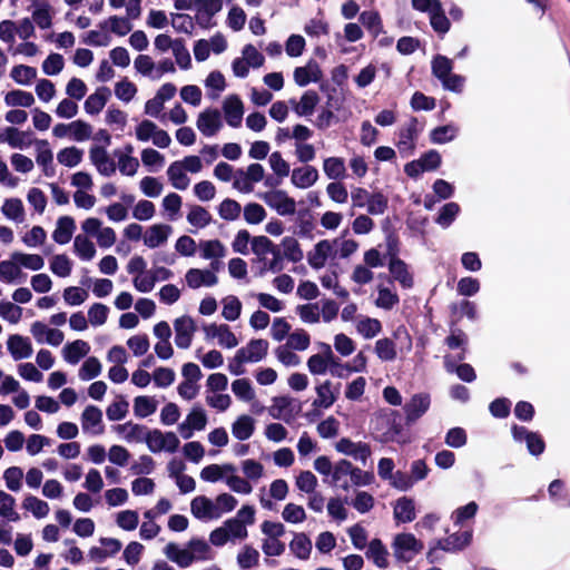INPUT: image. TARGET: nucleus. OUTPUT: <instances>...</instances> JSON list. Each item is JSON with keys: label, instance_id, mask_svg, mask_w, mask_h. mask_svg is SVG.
I'll return each instance as SVG.
<instances>
[{"label": "nucleus", "instance_id": "28", "mask_svg": "<svg viewBox=\"0 0 570 570\" xmlns=\"http://www.w3.org/2000/svg\"><path fill=\"white\" fill-rule=\"evenodd\" d=\"M89 351L90 346L86 341L76 340L65 345L62 354L66 362L77 364Z\"/></svg>", "mask_w": 570, "mask_h": 570}, {"label": "nucleus", "instance_id": "33", "mask_svg": "<svg viewBox=\"0 0 570 570\" xmlns=\"http://www.w3.org/2000/svg\"><path fill=\"white\" fill-rule=\"evenodd\" d=\"M102 422V412L99 407L95 405H88L83 410L81 414V425L85 431L89 430L90 428H94L96 425H100L99 430L95 433L100 434L104 432V426L101 425Z\"/></svg>", "mask_w": 570, "mask_h": 570}, {"label": "nucleus", "instance_id": "14", "mask_svg": "<svg viewBox=\"0 0 570 570\" xmlns=\"http://www.w3.org/2000/svg\"><path fill=\"white\" fill-rule=\"evenodd\" d=\"M332 253V243L328 239L320 240L317 244H315L313 250L307 253V262L314 269L323 268Z\"/></svg>", "mask_w": 570, "mask_h": 570}, {"label": "nucleus", "instance_id": "50", "mask_svg": "<svg viewBox=\"0 0 570 570\" xmlns=\"http://www.w3.org/2000/svg\"><path fill=\"white\" fill-rule=\"evenodd\" d=\"M83 151L75 146L61 149L57 159L61 165L75 167L82 160Z\"/></svg>", "mask_w": 570, "mask_h": 570}, {"label": "nucleus", "instance_id": "15", "mask_svg": "<svg viewBox=\"0 0 570 570\" xmlns=\"http://www.w3.org/2000/svg\"><path fill=\"white\" fill-rule=\"evenodd\" d=\"M8 351L14 361L28 358L32 354V345L28 337L19 334L10 335L7 342Z\"/></svg>", "mask_w": 570, "mask_h": 570}, {"label": "nucleus", "instance_id": "32", "mask_svg": "<svg viewBox=\"0 0 570 570\" xmlns=\"http://www.w3.org/2000/svg\"><path fill=\"white\" fill-rule=\"evenodd\" d=\"M297 235L302 238L312 239L314 237L313 230L315 228V220L308 208L299 209L297 212Z\"/></svg>", "mask_w": 570, "mask_h": 570}, {"label": "nucleus", "instance_id": "55", "mask_svg": "<svg viewBox=\"0 0 570 570\" xmlns=\"http://www.w3.org/2000/svg\"><path fill=\"white\" fill-rule=\"evenodd\" d=\"M101 373V363L95 357H88L79 368V377L82 381H89L97 377Z\"/></svg>", "mask_w": 570, "mask_h": 570}, {"label": "nucleus", "instance_id": "23", "mask_svg": "<svg viewBox=\"0 0 570 570\" xmlns=\"http://www.w3.org/2000/svg\"><path fill=\"white\" fill-rule=\"evenodd\" d=\"M76 230V223L71 216H61L57 220V227L52 233L53 240L59 245L69 243Z\"/></svg>", "mask_w": 570, "mask_h": 570}, {"label": "nucleus", "instance_id": "48", "mask_svg": "<svg viewBox=\"0 0 570 570\" xmlns=\"http://www.w3.org/2000/svg\"><path fill=\"white\" fill-rule=\"evenodd\" d=\"M187 220L190 225L195 227L204 228L205 226L210 224L212 215L206 208L198 205H194L187 215Z\"/></svg>", "mask_w": 570, "mask_h": 570}, {"label": "nucleus", "instance_id": "61", "mask_svg": "<svg viewBox=\"0 0 570 570\" xmlns=\"http://www.w3.org/2000/svg\"><path fill=\"white\" fill-rule=\"evenodd\" d=\"M2 213L9 219L21 222L24 214V208L21 199L10 198L7 199L2 206Z\"/></svg>", "mask_w": 570, "mask_h": 570}, {"label": "nucleus", "instance_id": "60", "mask_svg": "<svg viewBox=\"0 0 570 570\" xmlns=\"http://www.w3.org/2000/svg\"><path fill=\"white\" fill-rule=\"evenodd\" d=\"M232 391L238 399L243 401L249 402L255 399V392L248 379L235 380L232 383Z\"/></svg>", "mask_w": 570, "mask_h": 570}, {"label": "nucleus", "instance_id": "18", "mask_svg": "<svg viewBox=\"0 0 570 570\" xmlns=\"http://www.w3.org/2000/svg\"><path fill=\"white\" fill-rule=\"evenodd\" d=\"M171 230V226L167 224L153 225L144 236V244L149 248H156L167 242Z\"/></svg>", "mask_w": 570, "mask_h": 570}, {"label": "nucleus", "instance_id": "29", "mask_svg": "<svg viewBox=\"0 0 570 570\" xmlns=\"http://www.w3.org/2000/svg\"><path fill=\"white\" fill-rule=\"evenodd\" d=\"M451 311V325L456 326L463 316H466L469 320L476 318V306L473 302L463 299L460 304L452 303L450 305Z\"/></svg>", "mask_w": 570, "mask_h": 570}, {"label": "nucleus", "instance_id": "9", "mask_svg": "<svg viewBox=\"0 0 570 570\" xmlns=\"http://www.w3.org/2000/svg\"><path fill=\"white\" fill-rule=\"evenodd\" d=\"M89 157L100 175L109 177L116 173L117 165L110 159L105 147L92 146Z\"/></svg>", "mask_w": 570, "mask_h": 570}, {"label": "nucleus", "instance_id": "58", "mask_svg": "<svg viewBox=\"0 0 570 570\" xmlns=\"http://www.w3.org/2000/svg\"><path fill=\"white\" fill-rule=\"evenodd\" d=\"M114 155L118 157V168L122 175L134 176L139 167L137 158L130 155H122L118 149L114 151Z\"/></svg>", "mask_w": 570, "mask_h": 570}, {"label": "nucleus", "instance_id": "53", "mask_svg": "<svg viewBox=\"0 0 570 570\" xmlns=\"http://www.w3.org/2000/svg\"><path fill=\"white\" fill-rule=\"evenodd\" d=\"M10 76L17 83L28 85L37 77V69L26 65H18L12 68Z\"/></svg>", "mask_w": 570, "mask_h": 570}, {"label": "nucleus", "instance_id": "22", "mask_svg": "<svg viewBox=\"0 0 570 570\" xmlns=\"http://www.w3.org/2000/svg\"><path fill=\"white\" fill-rule=\"evenodd\" d=\"M365 556L380 569L389 567V551L381 539L375 538L370 541Z\"/></svg>", "mask_w": 570, "mask_h": 570}, {"label": "nucleus", "instance_id": "21", "mask_svg": "<svg viewBox=\"0 0 570 570\" xmlns=\"http://www.w3.org/2000/svg\"><path fill=\"white\" fill-rule=\"evenodd\" d=\"M389 271L393 278L397 281L403 288H411L414 285L413 276L409 272L406 263L401 258H390Z\"/></svg>", "mask_w": 570, "mask_h": 570}, {"label": "nucleus", "instance_id": "13", "mask_svg": "<svg viewBox=\"0 0 570 570\" xmlns=\"http://www.w3.org/2000/svg\"><path fill=\"white\" fill-rule=\"evenodd\" d=\"M238 173L244 176V186H240V180L235 179L233 187L242 193L248 194L253 190V183H258L264 178L265 170L261 164L254 163L247 167L246 173L243 170H239Z\"/></svg>", "mask_w": 570, "mask_h": 570}, {"label": "nucleus", "instance_id": "59", "mask_svg": "<svg viewBox=\"0 0 570 570\" xmlns=\"http://www.w3.org/2000/svg\"><path fill=\"white\" fill-rule=\"evenodd\" d=\"M50 269L59 277H67L71 273L72 263L65 254L56 255L50 262Z\"/></svg>", "mask_w": 570, "mask_h": 570}, {"label": "nucleus", "instance_id": "1", "mask_svg": "<svg viewBox=\"0 0 570 570\" xmlns=\"http://www.w3.org/2000/svg\"><path fill=\"white\" fill-rule=\"evenodd\" d=\"M392 549L397 561L407 563L422 552L424 543L413 533L403 532L394 537Z\"/></svg>", "mask_w": 570, "mask_h": 570}, {"label": "nucleus", "instance_id": "27", "mask_svg": "<svg viewBox=\"0 0 570 570\" xmlns=\"http://www.w3.org/2000/svg\"><path fill=\"white\" fill-rule=\"evenodd\" d=\"M164 551L167 558L180 568L189 567L196 559L193 552L187 549H179L174 542L168 543Z\"/></svg>", "mask_w": 570, "mask_h": 570}, {"label": "nucleus", "instance_id": "12", "mask_svg": "<svg viewBox=\"0 0 570 570\" xmlns=\"http://www.w3.org/2000/svg\"><path fill=\"white\" fill-rule=\"evenodd\" d=\"M268 342L263 338H253L248 342V353L246 348L238 350V357L240 362H258L263 360L268 352Z\"/></svg>", "mask_w": 570, "mask_h": 570}, {"label": "nucleus", "instance_id": "19", "mask_svg": "<svg viewBox=\"0 0 570 570\" xmlns=\"http://www.w3.org/2000/svg\"><path fill=\"white\" fill-rule=\"evenodd\" d=\"M318 179V171L315 167L306 165L305 167L295 168L292 171V184L301 189L313 186Z\"/></svg>", "mask_w": 570, "mask_h": 570}, {"label": "nucleus", "instance_id": "2", "mask_svg": "<svg viewBox=\"0 0 570 570\" xmlns=\"http://www.w3.org/2000/svg\"><path fill=\"white\" fill-rule=\"evenodd\" d=\"M265 203L274 208L279 215L288 216L296 213V202L283 189H275L264 194Z\"/></svg>", "mask_w": 570, "mask_h": 570}, {"label": "nucleus", "instance_id": "16", "mask_svg": "<svg viewBox=\"0 0 570 570\" xmlns=\"http://www.w3.org/2000/svg\"><path fill=\"white\" fill-rule=\"evenodd\" d=\"M320 102V97L315 90H307L301 97L299 102H297L294 98L289 100L294 112L299 116H311L316 106Z\"/></svg>", "mask_w": 570, "mask_h": 570}, {"label": "nucleus", "instance_id": "46", "mask_svg": "<svg viewBox=\"0 0 570 570\" xmlns=\"http://www.w3.org/2000/svg\"><path fill=\"white\" fill-rule=\"evenodd\" d=\"M13 261L18 262L21 266L32 269L39 271L43 267L45 261L42 256L38 254H26L20 252H14L11 254Z\"/></svg>", "mask_w": 570, "mask_h": 570}, {"label": "nucleus", "instance_id": "25", "mask_svg": "<svg viewBox=\"0 0 570 570\" xmlns=\"http://www.w3.org/2000/svg\"><path fill=\"white\" fill-rule=\"evenodd\" d=\"M37 144V157L36 160L39 166L42 167L45 176L51 177L55 175V167L52 166L53 155L49 148L47 140H36Z\"/></svg>", "mask_w": 570, "mask_h": 570}, {"label": "nucleus", "instance_id": "62", "mask_svg": "<svg viewBox=\"0 0 570 570\" xmlns=\"http://www.w3.org/2000/svg\"><path fill=\"white\" fill-rule=\"evenodd\" d=\"M366 206H367L368 214L380 215V214H383L387 209L389 199L381 191L373 193V194H370Z\"/></svg>", "mask_w": 570, "mask_h": 570}, {"label": "nucleus", "instance_id": "37", "mask_svg": "<svg viewBox=\"0 0 570 570\" xmlns=\"http://www.w3.org/2000/svg\"><path fill=\"white\" fill-rule=\"evenodd\" d=\"M167 175L171 185L179 190H185L189 185V178L185 174L184 166L180 161H174L170 164L167 170Z\"/></svg>", "mask_w": 570, "mask_h": 570}, {"label": "nucleus", "instance_id": "35", "mask_svg": "<svg viewBox=\"0 0 570 570\" xmlns=\"http://www.w3.org/2000/svg\"><path fill=\"white\" fill-rule=\"evenodd\" d=\"M316 394L317 397L313 401V407L328 409L336 401V395L332 392L331 381H325L316 386Z\"/></svg>", "mask_w": 570, "mask_h": 570}, {"label": "nucleus", "instance_id": "49", "mask_svg": "<svg viewBox=\"0 0 570 570\" xmlns=\"http://www.w3.org/2000/svg\"><path fill=\"white\" fill-rule=\"evenodd\" d=\"M375 353L382 361H393L397 355L395 343L387 337L380 338L375 343Z\"/></svg>", "mask_w": 570, "mask_h": 570}, {"label": "nucleus", "instance_id": "43", "mask_svg": "<svg viewBox=\"0 0 570 570\" xmlns=\"http://www.w3.org/2000/svg\"><path fill=\"white\" fill-rule=\"evenodd\" d=\"M73 247L76 254L82 261H90L96 255L95 245L87 236L77 235L73 242Z\"/></svg>", "mask_w": 570, "mask_h": 570}, {"label": "nucleus", "instance_id": "5", "mask_svg": "<svg viewBox=\"0 0 570 570\" xmlns=\"http://www.w3.org/2000/svg\"><path fill=\"white\" fill-rule=\"evenodd\" d=\"M175 343L179 348H188L194 333L197 330L195 321L190 316H181L175 320Z\"/></svg>", "mask_w": 570, "mask_h": 570}, {"label": "nucleus", "instance_id": "36", "mask_svg": "<svg viewBox=\"0 0 570 570\" xmlns=\"http://www.w3.org/2000/svg\"><path fill=\"white\" fill-rule=\"evenodd\" d=\"M6 138L0 136V141H7L10 147L23 149L32 144V139H28V141H22V137H31V131H19L16 127H7Z\"/></svg>", "mask_w": 570, "mask_h": 570}, {"label": "nucleus", "instance_id": "10", "mask_svg": "<svg viewBox=\"0 0 570 570\" xmlns=\"http://www.w3.org/2000/svg\"><path fill=\"white\" fill-rule=\"evenodd\" d=\"M190 510L196 519H218L220 511L215 503L205 495H198L191 500Z\"/></svg>", "mask_w": 570, "mask_h": 570}, {"label": "nucleus", "instance_id": "24", "mask_svg": "<svg viewBox=\"0 0 570 570\" xmlns=\"http://www.w3.org/2000/svg\"><path fill=\"white\" fill-rule=\"evenodd\" d=\"M188 424V433H185V423L179 425L180 434L184 439H189L193 435V430L202 431L207 424V416L202 407H194L186 417Z\"/></svg>", "mask_w": 570, "mask_h": 570}, {"label": "nucleus", "instance_id": "44", "mask_svg": "<svg viewBox=\"0 0 570 570\" xmlns=\"http://www.w3.org/2000/svg\"><path fill=\"white\" fill-rule=\"evenodd\" d=\"M323 169L330 179H340L345 176L346 168L344 159L340 157H328L324 160Z\"/></svg>", "mask_w": 570, "mask_h": 570}, {"label": "nucleus", "instance_id": "41", "mask_svg": "<svg viewBox=\"0 0 570 570\" xmlns=\"http://www.w3.org/2000/svg\"><path fill=\"white\" fill-rule=\"evenodd\" d=\"M444 364L448 372L455 371L459 379L462 380L463 382L471 383L476 379V373L473 366L469 363H461L459 365H455L453 362L450 361L449 356H445Z\"/></svg>", "mask_w": 570, "mask_h": 570}, {"label": "nucleus", "instance_id": "4", "mask_svg": "<svg viewBox=\"0 0 570 570\" xmlns=\"http://www.w3.org/2000/svg\"><path fill=\"white\" fill-rule=\"evenodd\" d=\"M324 355L314 354L307 360V367L314 375L325 374L328 365L332 367H340L342 364L334 356L332 348L328 344H323Z\"/></svg>", "mask_w": 570, "mask_h": 570}, {"label": "nucleus", "instance_id": "11", "mask_svg": "<svg viewBox=\"0 0 570 570\" xmlns=\"http://www.w3.org/2000/svg\"><path fill=\"white\" fill-rule=\"evenodd\" d=\"M198 9L197 22L202 28H209L212 18L223 8L222 0H194Z\"/></svg>", "mask_w": 570, "mask_h": 570}, {"label": "nucleus", "instance_id": "17", "mask_svg": "<svg viewBox=\"0 0 570 570\" xmlns=\"http://www.w3.org/2000/svg\"><path fill=\"white\" fill-rule=\"evenodd\" d=\"M186 282L189 287L198 288L200 286H214L218 278L213 271L190 268L186 273Z\"/></svg>", "mask_w": 570, "mask_h": 570}, {"label": "nucleus", "instance_id": "64", "mask_svg": "<svg viewBox=\"0 0 570 570\" xmlns=\"http://www.w3.org/2000/svg\"><path fill=\"white\" fill-rule=\"evenodd\" d=\"M240 210L242 207L239 203L230 198L224 199L218 207V214L225 220L237 219L240 215Z\"/></svg>", "mask_w": 570, "mask_h": 570}, {"label": "nucleus", "instance_id": "54", "mask_svg": "<svg viewBox=\"0 0 570 570\" xmlns=\"http://www.w3.org/2000/svg\"><path fill=\"white\" fill-rule=\"evenodd\" d=\"M357 332L364 338H372L382 331V324L377 318L364 317L356 325Z\"/></svg>", "mask_w": 570, "mask_h": 570}, {"label": "nucleus", "instance_id": "8", "mask_svg": "<svg viewBox=\"0 0 570 570\" xmlns=\"http://www.w3.org/2000/svg\"><path fill=\"white\" fill-rule=\"evenodd\" d=\"M335 449L337 452L353 456L354 459L361 460L362 462H365L371 455L370 444L364 442L354 443L348 438H342L340 441H337Z\"/></svg>", "mask_w": 570, "mask_h": 570}, {"label": "nucleus", "instance_id": "30", "mask_svg": "<svg viewBox=\"0 0 570 570\" xmlns=\"http://www.w3.org/2000/svg\"><path fill=\"white\" fill-rule=\"evenodd\" d=\"M255 431V421L252 416L243 414L232 425L233 435L239 440L245 441L249 439Z\"/></svg>", "mask_w": 570, "mask_h": 570}, {"label": "nucleus", "instance_id": "45", "mask_svg": "<svg viewBox=\"0 0 570 570\" xmlns=\"http://www.w3.org/2000/svg\"><path fill=\"white\" fill-rule=\"evenodd\" d=\"M157 410V402L150 397L140 395L134 400V413L138 417H147Z\"/></svg>", "mask_w": 570, "mask_h": 570}, {"label": "nucleus", "instance_id": "38", "mask_svg": "<svg viewBox=\"0 0 570 570\" xmlns=\"http://www.w3.org/2000/svg\"><path fill=\"white\" fill-rule=\"evenodd\" d=\"M352 466H353V464L348 460H346V459L340 460L334 465V469L332 472L331 484L340 485L343 490L347 491L350 488L347 481H344L343 483H341V481L347 475L351 476Z\"/></svg>", "mask_w": 570, "mask_h": 570}, {"label": "nucleus", "instance_id": "47", "mask_svg": "<svg viewBox=\"0 0 570 570\" xmlns=\"http://www.w3.org/2000/svg\"><path fill=\"white\" fill-rule=\"evenodd\" d=\"M432 75L442 81L452 72L453 62L445 56L436 55L432 60Z\"/></svg>", "mask_w": 570, "mask_h": 570}, {"label": "nucleus", "instance_id": "52", "mask_svg": "<svg viewBox=\"0 0 570 570\" xmlns=\"http://www.w3.org/2000/svg\"><path fill=\"white\" fill-rule=\"evenodd\" d=\"M416 119L412 118L411 125L400 132V139L397 142V148L400 151L410 150L413 151L415 148L414 138L416 135Z\"/></svg>", "mask_w": 570, "mask_h": 570}, {"label": "nucleus", "instance_id": "7", "mask_svg": "<svg viewBox=\"0 0 570 570\" xmlns=\"http://www.w3.org/2000/svg\"><path fill=\"white\" fill-rule=\"evenodd\" d=\"M223 110L226 122L233 127L238 128L242 125L244 115V105L239 96L229 95L223 102Z\"/></svg>", "mask_w": 570, "mask_h": 570}, {"label": "nucleus", "instance_id": "57", "mask_svg": "<svg viewBox=\"0 0 570 570\" xmlns=\"http://www.w3.org/2000/svg\"><path fill=\"white\" fill-rule=\"evenodd\" d=\"M23 508L31 511L35 518L41 519L48 515L49 505L46 501L38 499L35 495H28L23 500Z\"/></svg>", "mask_w": 570, "mask_h": 570}, {"label": "nucleus", "instance_id": "56", "mask_svg": "<svg viewBox=\"0 0 570 570\" xmlns=\"http://www.w3.org/2000/svg\"><path fill=\"white\" fill-rule=\"evenodd\" d=\"M20 264L12 258L0 262V281L3 283H13L21 274Z\"/></svg>", "mask_w": 570, "mask_h": 570}, {"label": "nucleus", "instance_id": "31", "mask_svg": "<svg viewBox=\"0 0 570 570\" xmlns=\"http://www.w3.org/2000/svg\"><path fill=\"white\" fill-rule=\"evenodd\" d=\"M291 551L301 560H307L312 551V541L305 533H296L289 543Z\"/></svg>", "mask_w": 570, "mask_h": 570}, {"label": "nucleus", "instance_id": "34", "mask_svg": "<svg viewBox=\"0 0 570 570\" xmlns=\"http://www.w3.org/2000/svg\"><path fill=\"white\" fill-rule=\"evenodd\" d=\"M430 23L433 30L440 36L445 35L450 30L451 23L445 16L441 2H435V9L430 13Z\"/></svg>", "mask_w": 570, "mask_h": 570}, {"label": "nucleus", "instance_id": "6", "mask_svg": "<svg viewBox=\"0 0 570 570\" xmlns=\"http://www.w3.org/2000/svg\"><path fill=\"white\" fill-rule=\"evenodd\" d=\"M198 130L206 137L214 136L222 127L218 109L208 108L198 115L196 121Z\"/></svg>", "mask_w": 570, "mask_h": 570}, {"label": "nucleus", "instance_id": "40", "mask_svg": "<svg viewBox=\"0 0 570 570\" xmlns=\"http://www.w3.org/2000/svg\"><path fill=\"white\" fill-rule=\"evenodd\" d=\"M4 102L12 107H31L35 104V97L29 91L14 89L9 91L4 97Z\"/></svg>", "mask_w": 570, "mask_h": 570}, {"label": "nucleus", "instance_id": "39", "mask_svg": "<svg viewBox=\"0 0 570 570\" xmlns=\"http://www.w3.org/2000/svg\"><path fill=\"white\" fill-rule=\"evenodd\" d=\"M360 21L368 30V32L372 33L374 38H376L381 32H383L382 19L377 11H363L360 14Z\"/></svg>", "mask_w": 570, "mask_h": 570}, {"label": "nucleus", "instance_id": "3", "mask_svg": "<svg viewBox=\"0 0 570 570\" xmlns=\"http://www.w3.org/2000/svg\"><path fill=\"white\" fill-rule=\"evenodd\" d=\"M431 405V397L429 393L414 394L404 406L405 420L407 424L414 423L423 416Z\"/></svg>", "mask_w": 570, "mask_h": 570}, {"label": "nucleus", "instance_id": "26", "mask_svg": "<svg viewBox=\"0 0 570 570\" xmlns=\"http://www.w3.org/2000/svg\"><path fill=\"white\" fill-rule=\"evenodd\" d=\"M394 518L397 522H412L416 518L414 500L407 497L397 499L394 505Z\"/></svg>", "mask_w": 570, "mask_h": 570}, {"label": "nucleus", "instance_id": "51", "mask_svg": "<svg viewBox=\"0 0 570 570\" xmlns=\"http://www.w3.org/2000/svg\"><path fill=\"white\" fill-rule=\"evenodd\" d=\"M456 134L458 128L453 125L439 126L430 132V140L433 144H445L453 140Z\"/></svg>", "mask_w": 570, "mask_h": 570}, {"label": "nucleus", "instance_id": "63", "mask_svg": "<svg viewBox=\"0 0 570 570\" xmlns=\"http://www.w3.org/2000/svg\"><path fill=\"white\" fill-rule=\"evenodd\" d=\"M400 302V297L395 292H392L387 287H379V296L375 301V305L380 308L392 309Z\"/></svg>", "mask_w": 570, "mask_h": 570}, {"label": "nucleus", "instance_id": "20", "mask_svg": "<svg viewBox=\"0 0 570 570\" xmlns=\"http://www.w3.org/2000/svg\"><path fill=\"white\" fill-rule=\"evenodd\" d=\"M110 96L111 91L108 87L102 86L97 88V90L94 94L88 96L83 104L86 112L89 115L99 114L106 106Z\"/></svg>", "mask_w": 570, "mask_h": 570}, {"label": "nucleus", "instance_id": "42", "mask_svg": "<svg viewBox=\"0 0 570 570\" xmlns=\"http://www.w3.org/2000/svg\"><path fill=\"white\" fill-rule=\"evenodd\" d=\"M284 252L282 253L286 259L293 263H298L303 259L304 254L298 240L292 236H286L282 239Z\"/></svg>", "mask_w": 570, "mask_h": 570}]
</instances>
